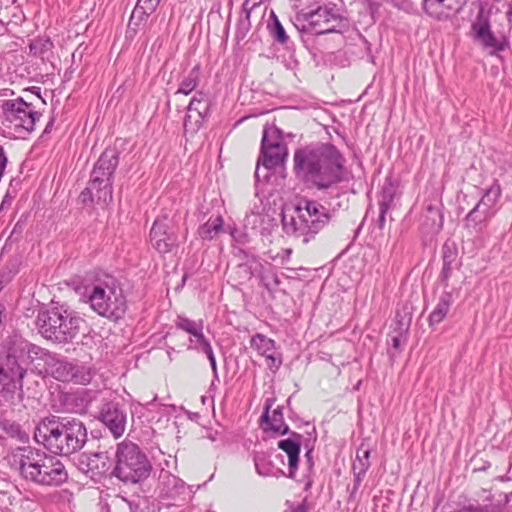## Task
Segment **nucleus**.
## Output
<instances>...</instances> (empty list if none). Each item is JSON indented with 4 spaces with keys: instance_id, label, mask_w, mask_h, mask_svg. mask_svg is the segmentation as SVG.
I'll return each instance as SVG.
<instances>
[{
    "instance_id": "obj_26",
    "label": "nucleus",
    "mask_w": 512,
    "mask_h": 512,
    "mask_svg": "<svg viewBox=\"0 0 512 512\" xmlns=\"http://www.w3.org/2000/svg\"><path fill=\"white\" fill-rule=\"evenodd\" d=\"M452 304V294L450 292H443L439 301L429 316L430 326L439 324L447 315Z\"/></svg>"
},
{
    "instance_id": "obj_24",
    "label": "nucleus",
    "mask_w": 512,
    "mask_h": 512,
    "mask_svg": "<svg viewBox=\"0 0 512 512\" xmlns=\"http://www.w3.org/2000/svg\"><path fill=\"white\" fill-rule=\"evenodd\" d=\"M119 164V152L115 148L105 149L94 165L95 174L105 172L108 176H114Z\"/></svg>"
},
{
    "instance_id": "obj_50",
    "label": "nucleus",
    "mask_w": 512,
    "mask_h": 512,
    "mask_svg": "<svg viewBox=\"0 0 512 512\" xmlns=\"http://www.w3.org/2000/svg\"><path fill=\"white\" fill-rule=\"evenodd\" d=\"M457 253L454 249L447 245L443 247V263L453 265L456 259Z\"/></svg>"
},
{
    "instance_id": "obj_2",
    "label": "nucleus",
    "mask_w": 512,
    "mask_h": 512,
    "mask_svg": "<svg viewBox=\"0 0 512 512\" xmlns=\"http://www.w3.org/2000/svg\"><path fill=\"white\" fill-rule=\"evenodd\" d=\"M85 424L74 417L45 418L36 427L34 439L49 452L69 456L81 450L87 442Z\"/></svg>"
},
{
    "instance_id": "obj_14",
    "label": "nucleus",
    "mask_w": 512,
    "mask_h": 512,
    "mask_svg": "<svg viewBox=\"0 0 512 512\" xmlns=\"http://www.w3.org/2000/svg\"><path fill=\"white\" fill-rule=\"evenodd\" d=\"M149 237L152 247L160 254L170 253L178 246L174 221L167 215L155 219Z\"/></svg>"
},
{
    "instance_id": "obj_36",
    "label": "nucleus",
    "mask_w": 512,
    "mask_h": 512,
    "mask_svg": "<svg viewBox=\"0 0 512 512\" xmlns=\"http://www.w3.org/2000/svg\"><path fill=\"white\" fill-rule=\"evenodd\" d=\"M176 327L189 333L190 337H194L203 330V322L201 320L194 321L185 317H178Z\"/></svg>"
},
{
    "instance_id": "obj_60",
    "label": "nucleus",
    "mask_w": 512,
    "mask_h": 512,
    "mask_svg": "<svg viewBox=\"0 0 512 512\" xmlns=\"http://www.w3.org/2000/svg\"><path fill=\"white\" fill-rule=\"evenodd\" d=\"M174 351L173 348H170L168 351H167V354H168V357H169V360L172 361V352Z\"/></svg>"
},
{
    "instance_id": "obj_8",
    "label": "nucleus",
    "mask_w": 512,
    "mask_h": 512,
    "mask_svg": "<svg viewBox=\"0 0 512 512\" xmlns=\"http://www.w3.org/2000/svg\"><path fill=\"white\" fill-rule=\"evenodd\" d=\"M1 124L14 138H25L35 129L41 114L22 97L0 101Z\"/></svg>"
},
{
    "instance_id": "obj_6",
    "label": "nucleus",
    "mask_w": 512,
    "mask_h": 512,
    "mask_svg": "<svg viewBox=\"0 0 512 512\" xmlns=\"http://www.w3.org/2000/svg\"><path fill=\"white\" fill-rule=\"evenodd\" d=\"M87 302L98 315L110 320L121 319L127 310L126 298L116 279L107 276L86 288Z\"/></svg>"
},
{
    "instance_id": "obj_45",
    "label": "nucleus",
    "mask_w": 512,
    "mask_h": 512,
    "mask_svg": "<svg viewBox=\"0 0 512 512\" xmlns=\"http://www.w3.org/2000/svg\"><path fill=\"white\" fill-rule=\"evenodd\" d=\"M251 29L250 16L244 15L237 23L236 39L237 41L243 40Z\"/></svg>"
},
{
    "instance_id": "obj_37",
    "label": "nucleus",
    "mask_w": 512,
    "mask_h": 512,
    "mask_svg": "<svg viewBox=\"0 0 512 512\" xmlns=\"http://www.w3.org/2000/svg\"><path fill=\"white\" fill-rule=\"evenodd\" d=\"M369 457L370 450L360 448L353 463V471L359 472L360 475H365L370 467Z\"/></svg>"
},
{
    "instance_id": "obj_20",
    "label": "nucleus",
    "mask_w": 512,
    "mask_h": 512,
    "mask_svg": "<svg viewBox=\"0 0 512 512\" xmlns=\"http://www.w3.org/2000/svg\"><path fill=\"white\" fill-rule=\"evenodd\" d=\"M301 439L302 435L293 432L289 438L280 440L277 444L278 448L288 456L289 477L291 478H294V473L298 467Z\"/></svg>"
},
{
    "instance_id": "obj_61",
    "label": "nucleus",
    "mask_w": 512,
    "mask_h": 512,
    "mask_svg": "<svg viewBox=\"0 0 512 512\" xmlns=\"http://www.w3.org/2000/svg\"><path fill=\"white\" fill-rule=\"evenodd\" d=\"M209 438L212 440V441H215V437L213 435H209Z\"/></svg>"
},
{
    "instance_id": "obj_34",
    "label": "nucleus",
    "mask_w": 512,
    "mask_h": 512,
    "mask_svg": "<svg viewBox=\"0 0 512 512\" xmlns=\"http://www.w3.org/2000/svg\"><path fill=\"white\" fill-rule=\"evenodd\" d=\"M250 344L253 349H255L261 356L264 357L274 352L275 349L274 340L259 333L251 338Z\"/></svg>"
},
{
    "instance_id": "obj_42",
    "label": "nucleus",
    "mask_w": 512,
    "mask_h": 512,
    "mask_svg": "<svg viewBox=\"0 0 512 512\" xmlns=\"http://www.w3.org/2000/svg\"><path fill=\"white\" fill-rule=\"evenodd\" d=\"M189 342H190V344L188 346V349L197 350L198 352L204 353L207 350L212 348L211 344L204 336L203 330L200 331L194 337H190Z\"/></svg>"
},
{
    "instance_id": "obj_25",
    "label": "nucleus",
    "mask_w": 512,
    "mask_h": 512,
    "mask_svg": "<svg viewBox=\"0 0 512 512\" xmlns=\"http://www.w3.org/2000/svg\"><path fill=\"white\" fill-rule=\"evenodd\" d=\"M86 466V473H91L92 476L102 475L109 469V457L105 452H98L86 456V461H81V465Z\"/></svg>"
},
{
    "instance_id": "obj_32",
    "label": "nucleus",
    "mask_w": 512,
    "mask_h": 512,
    "mask_svg": "<svg viewBox=\"0 0 512 512\" xmlns=\"http://www.w3.org/2000/svg\"><path fill=\"white\" fill-rule=\"evenodd\" d=\"M199 81L200 67L197 65L194 66L186 76H184V78L179 83V87L175 94L189 95L196 89V87L199 84Z\"/></svg>"
},
{
    "instance_id": "obj_39",
    "label": "nucleus",
    "mask_w": 512,
    "mask_h": 512,
    "mask_svg": "<svg viewBox=\"0 0 512 512\" xmlns=\"http://www.w3.org/2000/svg\"><path fill=\"white\" fill-rule=\"evenodd\" d=\"M93 373L92 370L88 367L82 365L74 364L73 370V378L70 379V382H74L76 384L86 385L90 383L92 380Z\"/></svg>"
},
{
    "instance_id": "obj_62",
    "label": "nucleus",
    "mask_w": 512,
    "mask_h": 512,
    "mask_svg": "<svg viewBox=\"0 0 512 512\" xmlns=\"http://www.w3.org/2000/svg\"><path fill=\"white\" fill-rule=\"evenodd\" d=\"M3 437L0 435V444L2 445Z\"/></svg>"
},
{
    "instance_id": "obj_31",
    "label": "nucleus",
    "mask_w": 512,
    "mask_h": 512,
    "mask_svg": "<svg viewBox=\"0 0 512 512\" xmlns=\"http://www.w3.org/2000/svg\"><path fill=\"white\" fill-rule=\"evenodd\" d=\"M160 0H138L130 17V24L135 20L138 22L151 15L159 5Z\"/></svg>"
},
{
    "instance_id": "obj_33",
    "label": "nucleus",
    "mask_w": 512,
    "mask_h": 512,
    "mask_svg": "<svg viewBox=\"0 0 512 512\" xmlns=\"http://www.w3.org/2000/svg\"><path fill=\"white\" fill-rule=\"evenodd\" d=\"M51 365V373L52 375L59 381L62 382H70V379L73 378V370L74 364L64 361V360H54Z\"/></svg>"
},
{
    "instance_id": "obj_13",
    "label": "nucleus",
    "mask_w": 512,
    "mask_h": 512,
    "mask_svg": "<svg viewBox=\"0 0 512 512\" xmlns=\"http://www.w3.org/2000/svg\"><path fill=\"white\" fill-rule=\"evenodd\" d=\"M83 204L96 202L99 205H108L113 199V176H108L105 172L95 174L93 168L88 186L79 196Z\"/></svg>"
},
{
    "instance_id": "obj_59",
    "label": "nucleus",
    "mask_w": 512,
    "mask_h": 512,
    "mask_svg": "<svg viewBox=\"0 0 512 512\" xmlns=\"http://www.w3.org/2000/svg\"><path fill=\"white\" fill-rule=\"evenodd\" d=\"M293 512H306L305 508L299 505Z\"/></svg>"
},
{
    "instance_id": "obj_47",
    "label": "nucleus",
    "mask_w": 512,
    "mask_h": 512,
    "mask_svg": "<svg viewBox=\"0 0 512 512\" xmlns=\"http://www.w3.org/2000/svg\"><path fill=\"white\" fill-rule=\"evenodd\" d=\"M261 281H262L263 285L265 286V288L270 291L277 288L281 283L280 278L274 272H270V273H266V274L262 275Z\"/></svg>"
},
{
    "instance_id": "obj_41",
    "label": "nucleus",
    "mask_w": 512,
    "mask_h": 512,
    "mask_svg": "<svg viewBox=\"0 0 512 512\" xmlns=\"http://www.w3.org/2000/svg\"><path fill=\"white\" fill-rule=\"evenodd\" d=\"M273 22L269 25V31L271 36L277 42L281 44H285L288 41V36L284 30V27L276 17V15L272 12Z\"/></svg>"
},
{
    "instance_id": "obj_29",
    "label": "nucleus",
    "mask_w": 512,
    "mask_h": 512,
    "mask_svg": "<svg viewBox=\"0 0 512 512\" xmlns=\"http://www.w3.org/2000/svg\"><path fill=\"white\" fill-rule=\"evenodd\" d=\"M223 229V219L220 215L210 217L198 229V235L203 240H212Z\"/></svg>"
},
{
    "instance_id": "obj_38",
    "label": "nucleus",
    "mask_w": 512,
    "mask_h": 512,
    "mask_svg": "<svg viewBox=\"0 0 512 512\" xmlns=\"http://www.w3.org/2000/svg\"><path fill=\"white\" fill-rule=\"evenodd\" d=\"M265 138L267 139V144H286L283 141L282 131L275 125H266L264 127L261 144H265Z\"/></svg>"
},
{
    "instance_id": "obj_10",
    "label": "nucleus",
    "mask_w": 512,
    "mask_h": 512,
    "mask_svg": "<svg viewBox=\"0 0 512 512\" xmlns=\"http://www.w3.org/2000/svg\"><path fill=\"white\" fill-rule=\"evenodd\" d=\"M501 186L497 181L484 190V193L474 208L466 215L464 226L471 233L480 232L497 212V203L501 197Z\"/></svg>"
},
{
    "instance_id": "obj_23",
    "label": "nucleus",
    "mask_w": 512,
    "mask_h": 512,
    "mask_svg": "<svg viewBox=\"0 0 512 512\" xmlns=\"http://www.w3.org/2000/svg\"><path fill=\"white\" fill-rule=\"evenodd\" d=\"M261 419L265 430H271L282 435L289 432V427L284 422L283 413L280 407L274 409L271 416L269 415V408L266 407Z\"/></svg>"
},
{
    "instance_id": "obj_53",
    "label": "nucleus",
    "mask_w": 512,
    "mask_h": 512,
    "mask_svg": "<svg viewBox=\"0 0 512 512\" xmlns=\"http://www.w3.org/2000/svg\"><path fill=\"white\" fill-rule=\"evenodd\" d=\"M204 354L207 356V358L210 362V366L212 368L214 375L217 376V363H216V358H215L213 349L211 348V349L207 350L206 352H204Z\"/></svg>"
},
{
    "instance_id": "obj_58",
    "label": "nucleus",
    "mask_w": 512,
    "mask_h": 512,
    "mask_svg": "<svg viewBox=\"0 0 512 512\" xmlns=\"http://www.w3.org/2000/svg\"><path fill=\"white\" fill-rule=\"evenodd\" d=\"M52 125H53V120H51V121L46 125V128H45L44 132H46V133H47V132H49V131H50V129H51V127H52Z\"/></svg>"
},
{
    "instance_id": "obj_3",
    "label": "nucleus",
    "mask_w": 512,
    "mask_h": 512,
    "mask_svg": "<svg viewBox=\"0 0 512 512\" xmlns=\"http://www.w3.org/2000/svg\"><path fill=\"white\" fill-rule=\"evenodd\" d=\"M327 209L316 201L303 199L291 214L282 213V226L287 235L294 236L307 244L330 221Z\"/></svg>"
},
{
    "instance_id": "obj_27",
    "label": "nucleus",
    "mask_w": 512,
    "mask_h": 512,
    "mask_svg": "<svg viewBox=\"0 0 512 512\" xmlns=\"http://www.w3.org/2000/svg\"><path fill=\"white\" fill-rule=\"evenodd\" d=\"M10 343H12L14 347H16V349L18 350V353L27 351L30 358H34V357L41 358V359L47 358L45 360L47 363H49L48 359L53 358L50 355V353L48 351H46L45 349H43L39 346H36L34 344H30L26 341H23L20 337L15 336L14 339L10 340Z\"/></svg>"
},
{
    "instance_id": "obj_51",
    "label": "nucleus",
    "mask_w": 512,
    "mask_h": 512,
    "mask_svg": "<svg viewBox=\"0 0 512 512\" xmlns=\"http://www.w3.org/2000/svg\"><path fill=\"white\" fill-rule=\"evenodd\" d=\"M261 0H245L242 4V11L244 15L250 16L254 8L258 7Z\"/></svg>"
},
{
    "instance_id": "obj_54",
    "label": "nucleus",
    "mask_w": 512,
    "mask_h": 512,
    "mask_svg": "<svg viewBox=\"0 0 512 512\" xmlns=\"http://www.w3.org/2000/svg\"><path fill=\"white\" fill-rule=\"evenodd\" d=\"M364 476L365 475H360L359 472L354 471V486H353L352 494H354L359 489Z\"/></svg>"
},
{
    "instance_id": "obj_7",
    "label": "nucleus",
    "mask_w": 512,
    "mask_h": 512,
    "mask_svg": "<svg viewBox=\"0 0 512 512\" xmlns=\"http://www.w3.org/2000/svg\"><path fill=\"white\" fill-rule=\"evenodd\" d=\"M297 28L313 34L339 33L348 27V21L335 4L303 9L296 15Z\"/></svg>"
},
{
    "instance_id": "obj_1",
    "label": "nucleus",
    "mask_w": 512,
    "mask_h": 512,
    "mask_svg": "<svg viewBox=\"0 0 512 512\" xmlns=\"http://www.w3.org/2000/svg\"><path fill=\"white\" fill-rule=\"evenodd\" d=\"M345 158L331 143H312L295 150L293 170L307 188L327 190L343 181Z\"/></svg>"
},
{
    "instance_id": "obj_43",
    "label": "nucleus",
    "mask_w": 512,
    "mask_h": 512,
    "mask_svg": "<svg viewBox=\"0 0 512 512\" xmlns=\"http://www.w3.org/2000/svg\"><path fill=\"white\" fill-rule=\"evenodd\" d=\"M392 201H393L392 193L390 191L384 190L381 200L379 201L380 213H379L378 222H379L380 227H383V225L385 223V215H386L387 211L389 210Z\"/></svg>"
},
{
    "instance_id": "obj_15",
    "label": "nucleus",
    "mask_w": 512,
    "mask_h": 512,
    "mask_svg": "<svg viewBox=\"0 0 512 512\" xmlns=\"http://www.w3.org/2000/svg\"><path fill=\"white\" fill-rule=\"evenodd\" d=\"M68 479L64 464L54 456L45 453L32 483L41 486H60Z\"/></svg>"
},
{
    "instance_id": "obj_5",
    "label": "nucleus",
    "mask_w": 512,
    "mask_h": 512,
    "mask_svg": "<svg viewBox=\"0 0 512 512\" xmlns=\"http://www.w3.org/2000/svg\"><path fill=\"white\" fill-rule=\"evenodd\" d=\"M151 471L150 460L136 443L127 439L118 443L112 472L116 478L126 484H137L145 481Z\"/></svg>"
},
{
    "instance_id": "obj_21",
    "label": "nucleus",
    "mask_w": 512,
    "mask_h": 512,
    "mask_svg": "<svg viewBox=\"0 0 512 512\" xmlns=\"http://www.w3.org/2000/svg\"><path fill=\"white\" fill-rule=\"evenodd\" d=\"M421 226L428 233H437L443 226L440 205L429 203L421 216Z\"/></svg>"
},
{
    "instance_id": "obj_19",
    "label": "nucleus",
    "mask_w": 512,
    "mask_h": 512,
    "mask_svg": "<svg viewBox=\"0 0 512 512\" xmlns=\"http://www.w3.org/2000/svg\"><path fill=\"white\" fill-rule=\"evenodd\" d=\"M159 496L163 499H176L186 492L185 483L169 471L162 470L159 475Z\"/></svg>"
},
{
    "instance_id": "obj_22",
    "label": "nucleus",
    "mask_w": 512,
    "mask_h": 512,
    "mask_svg": "<svg viewBox=\"0 0 512 512\" xmlns=\"http://www.w3.org/2000/svg\"><path fill=\"white\" fill-rule=\"evenodd\" d=\"M21 390L22 387L0 385V412L14 413L21 403Z\"/></svg>"
},
{
    "instance_id": "obj_48",
    "label": "nucleus",
    "mask_w": 512,
    "mask_h": 512,
    "mask_svg": "<svg viewBox=\"0 0 512 512\" xmlns=\"http://www.w3.org/2000/svg\"><path fill=\"white\" fill-rule=\"evenodd\" d=\"M53 46L52 42L49 39L44 41H35L30 45V50L34 51V54H42L44 51L51 49Z\"/></svg>"
},
{
    "instance_id": "obj_56",
    "label": "nucleus",
    "mask_w": 512,
    "mask_h": 512,
    "mask_svg": "<svg viewBox=\"0 0 512 512\" xmlns=\"http://www.w3.org/2000/svg\"><path fill=\"white\" fill-rule=\"evenodd\" d=\"M305 457H306V460H307V463L309 465V468L312 467L313 465V462H312V450H308L305 454Z\"/></svg>"
},
{
    "instance_id": "obj_17",
    "label": "nucleus",
    "mask_w": 512,
    "mask_h": 512,
    "mask_svg": "<svg viewBox=\"0 0 512 512\" xmlns=\"http://www.w3.org/2000/svg\"><path fill=\"white\" fill-rule=\"evenodd\" d=\"M99 420L108 428L115 437H121L126 429L127 413L118 402L109 401L102 405L99 412Z\"/></svg>"
},
{
    "instance_id": "obj_18",
    "label": "nucleus",
    "mask_w": 512,
    "mask_h": 512,
    "mask_svg": "<svg viewBox=\"0 0 512 512\" xmlns=\"http://www.w3.org/2000/svg\"><path fill=\"white\" fill-rule=\"evenodd\" d=\"M210 101L206 93L197 91L188 105V114L184 120L186 132L194 133L200 128L209 110Z\"/></svg>"
},
{
    "instance_id": "obj_28",
    "label": "nucleus",
    "mask_w": 512,
    "mask_h": 512,
    "mask_svg": "<svg viewBox=\"0 0 512 512\" xmlns=\"http://www.w3.org/2000/svg\"><path fill=\"white\" fill-rule=\"evenodd\" d=\"M238 256L243 260V262L236 267V273L238 275L239 282H245L250 280L253 276V269L257 260L253 255H249L244 250H239Z\"/></svg>"
},
{
    "instance_id": "obj_49",
    "label": "nucleus",
    "mask_w": 512,
    "mask_h": 512,
    "mask_svg": "<svg viewBox=\"0 0 512 512\" xmlns=\"http://www.w3.org/2000/svg\"><path fill=\"white\" fill-rule=\"evenodd\" d=\"M267 360V366L271 370H278L282 364V358L280 354H277L275 352L270 353L268 356H265Z\"/></svg>"
},
{
    "instance_id": "obj_12",
    "label": "nucleus",
    "mask_w": 512,
    "mask_h": 512,
    "mask_svg": "<svg viewBox=\"0 0 512 512\" xmlns=\"http://www.w3.org/2000/svg\"><path fill=\"white\" fill-rule=\"evenodd\" d=\"M45 452L31 446L17 447L7 456L8 464L26 481L32 482Z\"/></svg>"
},
{
    "instance_id": "obj_35",
    "label": "nucleus",
    "mask_w": 512,
    "mask_h": 512,
    "mask_svg": "<svg viewBox=\"0 0 512 512\" xmlns=\"http://www.w3.org/2000/svg\"><path fill=\"white\" fill-rule=\"evenodd\" d=\"M12 413L0 412V427L10 437H17L20 434V425L9 418Z\"/></svg>"
},
{
    "instance_id": "obj_9",
    "label": "nucleus",
    "mask_w": 512,
    "mask_h": 512,
    "mask_svg": "<svg viewBox=\"0 0 512 512\" xmlns=\"http://www.w3.org/2000/svg\"><path fill=\"white\" fill-rule=\"evenodd\" d=\"M490 17V10L481 4L471 24L470 36L483 50L490 55H496L505 51L509 47V42L504 36H497L493 32Z\"/></svg>"
},
{
    "instance_id": "obj_46",
    "label": "nucleus",
    "mask_w": 512,
    "mask_h": 512,
    "mask_svg": "<svg viewBox=\"0 0 512 512\" xmlns=\"http://www.w3.org/2000/svg\"><path fill=\"white\" fill-rule=\"evenodd\" d=\"M464 5V0H444L442 1L443 11H446V19L452 14L458 12Z\"/></svg>"
},
{
    "instance_id": "obj_30",
    "label": "nucleus",
    "mask_w": 512,
    "mask_h": 512,
    "mask_svg": "<svg viewBox=\"0 0 512 512\" xmlns=\"http://www.w3.org/2000/svg\"><path fill=\"white\" fill-rule=\"evenodd\" d=\"M89 404L85 391H77L65 395L66 409L74 413L84 412Z\"/></svg>"
},
{
    "instance_id": "obj_40",
    "label": "nucleus",
    "mask_w": 512,
    "mask_h": 512,
    "mask_svg": "<svg viewBox=\"0 0 512 512\" xmlns=\"http://www.w3.org/2000/svg\"><path fill=\"white\" fill-rule=\"evenodd\" d=\"M137 506L122 496L114 497L108 504L109 512H135Z\"/></svg>"
},
{
    "instance_id": "obj_55",
    "label": "nucleus",
    "mask_w": 512,
    "mask_h": 512,
    "mask_svg": "<svg viewBox=\"0 0 512 512\" xmlns=\"http://www.w3.org/2000/svg\"><path fill=\"white\" fill-rule=\"evenodd\" d=\"M401 345V339L399 336L392 337V347L395 349H399Z\"/></svg>"
},
{
    "instance_id": "obj_4",
    "label": "nucleus",
    "mask_w": 512,
    "mask_h": 512,
    "mask_svg": "<svg viewBox=\"0 0 512 512\" xmlns=\"http://www.w3.org/2000/svg\"><path fill=\"white\" fill-rule=\"evenodd\" d=\"M84 320L67 307H53L37 317L39 333L47 340L58 344L72 342L80 332Z\"/></svg>"
},
{
    "instance_id": "obj_57",
    "label": "nucleus",
    "mask_w": 512,
    "mask_h": 512,
    "mask_svg": "<svg viewBox=\"0 0 512 512\" xmlns=\"http://www.w3.org/2000/svg\"><path fill=\"white\" fill-rule=\"evenodd\" d=\"M506 17H507L508 22L511 23L512 22V1L508 5V10L506 12Z\"/></svg>"
},
{
    "instance_id": "obj_11",
    "label": "nucleus",
    "mask_w": 512,
    "mask_h": 512,
    "mask_svg": "<svg viewBox=\"0 0 512 512\" xmlns=\"http://www.w3.org/2000/svg\"><path fill=\"white\" fill-rule=\"evenodd\" d=\"M288 156L286 144H261L260 156L257 161L255 178L260 181L261 178L267 181L270 174L284 167Z\"/></svg>"
},
{
    "instance_id": "obj_16",
    "label": "nucleus",
    "mask_w": 512,
    "mask_h": 512,
    "mask_svg": "<svg viewBox=\"0 0 512 512\" xmlns=\"http://www.w3.org/2000/svg\"><path fill=\"white\" fill-rule=\"evenodd\" d=\"M16 347L10 341L7 343V355L0 357V385L22 387V379L26 373L19 363Z\"/></svg>"
},
{
    "instance_id": "obj_44",
    "label": "nucleus",
    "mask_w": 512,
    "mask_h": 512,
    "mask_svg": "<svg viewBox=\"0 0 512 512\" xmlns=\"http://www.w3.org/2000/svg\"><path fill=\"white\" fill-rule=\"evenodd\" d=\"M255 463V469L257 473L261 476H272L273 473V467L271 466L270 462L267 460L265 455L258 454L254 458Z\"/></svg>"
},
{
    "instance_id": "obj_52",
    "label": "nucleus",
    "mask_w": 512,
    "mask_h": 512,
    "mask_svg": "<svg viewBox=\"0 0 512 512\" xmlns=\"http://www.w3.org/2000/svg\"><path fill=\"white\" fill-rule=\"evenodd\" d=\"M453 270V265L444 264L440 273V279L447 284L448 279L451 276V272Z\"/></svg>"
}]
</instances>
